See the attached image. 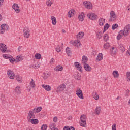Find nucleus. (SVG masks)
<instances>
[{
    "instance_id": "f257e3e1",
    "label": "nucleus",
    "mask_w": 130,
    "mask_h": 130,
    "mask_svg": "<svg viewBox=\"0 0 130 130\" xmlns=\"http://www.w3.org/2000/svg\"><path fill=\"white\" fill-rule=\"evenodd\" d=\"M80 120L81 122H80V124L81 126H82L83 127H86L87 126V116H86L85 115L83 114L80 116Z\"/></svg>"
},
{
    "instance_id": "f03ea898",
    "label": "nucleus",
    "mask_w": 130,
    "mask_h": 130,
    "mask_svg": "<svg viewBox=\"0 0 130 130\" xmlns=\"http://www.w3.org/2000/svg\"><path fill=\"white\" fill-rule=\"evenodd\" d=\"M8 49V47L4 43H0V51L2 53H6V52H9V50Z\"/></svg>"
},
{
    "instance_id": "7ed1b4c3",
    "label": "nucleus",
    "mask_w": 130,
    "mask_h": 130,
    "mask_svg": "<svg viewBox=\"0 0 130 130\" xmlns=\"http://www.w3.org/2000/svg\"><path fill=\"white\" fill-rule=\"evenodd\" d=\"M123 35L127 36L130 33V24L127 25L122 30Z\"/></svg>"
},
{
    "instance_id": "20e7f679",
    "label": "nucleus",
    "mask_w": 130,
    "mask_h": 130,
    "mask_svg": "<svg viewBox=\"0 0 130 130\" xmlns=\"http://www.w3.org/2000/svg\"><path fill=\"white\" fill-rule=\"evenodd\" d=\"M1 33L2 34H4V33H5V31H9V25L7 24H3L2 25H1Z\"/></svg>"
},
{
    "instance_id": "39448f33",
    "label": "nucleus",
    "mask_w": 130,
    "mask_h": 130,
    "mask_svg": "<svg viewBox=\"0 0 130 130\" xmlns=\"http://www.w3.org/2000/svg\"><path fill=\"white\" fill-rule=\"evenodd\" d=\"M116 20V14L115 12L113 11L110 12V18L109 19L110 22H112V21H115Z\"/></svg>"
},
{
    "instance_id": "423d86ee",
    "label": "nucleus",
    "mask_w": 130,
    "mask_h": 130,
    "mask_svg": "<svg viewBox=\"0 0 130 130\" xmlns=\"http://www.w3.org/2000/svg\"><path fill=\"white\" fill-rule=\"evenodd\" d=\"M7 75L9 78L11 79V80H14L15 79V73L13 72V71L11 70H8L7 71Z\"/></svg>"
},
{
    "instance_id": "0eeeda50",
    "label": "nucleus",
    "mask_w": 130,
    "mask_h": 130,
    "mask_svg": "<svg viewBox=\"0 0 130 130\" xmlns=\"http://www.w3.org/2000/svg\"><path fill=\"white\" fill-rule=\"evenodd\" d=\"M76 95H77L79 98L80 99H84V96H83V92L81 88H78L76 90Z\"/></svg>"
},
{
    "instance_id": "6e6552de",
    "label": "nucleus",
    "mask_w": 130,
    "mask_h": 130,
    "mask_svg": "<svg viewBox=\"0 0 130 130\" xmlns=\"http://www.w3.org/2000/svg\"><path fill=\"white\" fill-rule=\"evenodd\" d=\"M87 17L88 18H89V19H90V20H97V15H96L94 13H88L87 14Z\"/></svg>"
},
{
    "instance_id": "1a4fd4ad",
    "label": "nucleus",
    "mask_w": 130,
    "mask_h": 130,
    "mask_svg": "<svg viewBox=\"0 0 130 130\" xmlns=\"http://www.w3.org/2000/svg\"><path fill=\"white\" fill-rule=\"evenodd\" d=\"M66 88V85L64 84H61L59 85L56 89V92L57 93H58L59 92H62Z\"/></svg>"
},
{
    "instance_id": "9d476101",
    "label": "nucleus",
    "mask_w": 130,
    "mask_h": 130,
    "mask_svg": "<svg viewBox=\"0 0 130 130\" xmlns=\"http://www.w3.org/2000/svg\"><path fill=\"white\" fill-rule=\"evenodd\" d=\"M23 32L24 37L26 38H29V37H30V29L28 28H24Z\"/></svg>"
},
{
    "instance_id": "9b49d317",
    "label": "nucleus",
    "mask_w": 130,
    "mask_h": 130,
    "mask_svg": "<svg viewBox=\"0 0 130 130\" xmlns=\"http://www.w3.org/2000/svg\"><path fill=\"white\" fill-rule=\"evenodd\" d=\"M31 118H35V115L34 114L33 111H29L27 116V119L28 121L31 120Z\"/></svg>"
},
{
    "instance_id": "f8f14e48",
    "label": "nucleus",
    "mask_w": 130,
    "mask_h": 130,
    "mask_svg": "<svg viewBox=\"0 0 130 130\" xmlns=\"http://www.w3.org/2000/svg\"><path fill=\"white\" fill-rule=\"evenodd\" d=\"M83 5L85 7V8H86V9H88L89 10L93 8V5H92V4H91V2H88L87 1H85L83 2Z\"/></svg>"
},
{
    "instance_id": "ddd939ff",
    "label": "nucleus",
    "mask_w": 130,
    "mask_h": 130,
    "mask_svg": "<svg viewBox=\"0 0 130 130\" xmlns=\"http://www.w3.org/2000/svg\"><path fill=\"white\" fill-rule=\"evenodd\" d=\"M74 65L75 68L77 69L78 71H79V72H81V73L83 72V69H82V66L80 64V63H79L78 62H75L74 63Z\"/></svg>"
},
{
    "instance_id": "4468645a",
    "label": "nucleus",
    "mask_w": 130,
    "mask_h": 130,
    "mask_svg": "<svg viewBox=\"0 0 130 130\" xmlns=\"http://www.w3.org/2000/svg\"><path fill=\"white\" fill-rule=\"evenodd\" d=\"M12 8L16 13H20V8L17 3H14L12 6Z\"/></svg>"
},
{
    "instance_id": "2eb2a0df",
    "label": "nucleus",
    "mask_w": 130,
    "mask_h": 130,
    "mask_svg": "<svg viewBox=\"0 0 130 130\" xmlns=\"http://www.w3.org/2000/svg\"><path fill=\"white\" fill-rule=\"evenodd\" d=\"M110 53L111 55H115L117 53V49L114 47H112L110 50Z\"/></svg>"
},
{
    "instance_id": "dca6fc26",
    "label": "nucleus",
    "mask_w": 130,
    "mask_h": 130,
    "mask_svg": "<svg viewBox=\"0 0 130 130\" xmlns=\"http://www.w3.org/2000/svg\"><path fill=\"white\" fill-rule=\"evenodd\" d=\"M84 69L86 72H91L92 70V68L90 66V65L88 64L87 63L83 64Z\"/></svg>"
},
{
    "instance_id": "f3484780",
    "label": "nucleus",
    "mask_w": 130,
    "mask_h": 130,
    "mask_svg": "<svg viewBox=\"0 0 130 130\" xmlns=\"http://www.w3.org/2000/svg\"><path fill=\"white\" fill-rule=\"evenodd\" d=\"M75 13H76V11L74 10V9H71L70 11H69L68 13V16L69 18H72L73 16H74Z\"/></svg>"
},
{
    "instance_id": "a211bd4d",
    "label": "nucleus",
    "mask_w": 130,
    "mask_h": 130,
    "mask_svg": "<svg viewBox=\"0 0 130 130\" xmlns=\"http://www.w3.org/2000/svg\"><path fill=\"white\" fill-rule=\"evenodd\" d=\"M78 19L81 22H83L85 20V14L83 12H81V14L79 15Z\"/></svg>"
},
{
    "instance_id": "6ab92c4d",
    "label": "nucleus",
    "mask_w": 130,
    "mask_h": 130,
    "mask_svg": "<svg viewBox=\"0 0 130 130\" xmlns=\"http://www.w3.org/2000/svg\"><path fill=\"white\" fill-rule=\"evenodd\" d=\"M42 87L46 90V91H49L51 90V87L48 85L42 84Z\"/></svg>"
},
{
    "instance_id": "aec40b11",
    "label": "nucleus",
    "mask_w": 130,
    "mask_h": 130,
    "mask_svg": "<svg viewBox=\"0 0 130 130\" xmlns=\"http://www.w3.org/2000/svg\"><path fill=\"white\" fill-rule=\"evenodd\" d=\"M22 90L19 86H17L15 89V93L16 94H21Z\"/></svg>"
},
{
    "instance_id": "412c9836",
    "label": "nucleus",
    "mask_w": 130,
    "mask_h": 130,
    "mask_svg": "<svg viewBox=\"0 0 130 130\" xmlns=\"http://www.w3.org/2000/svg\"><path fill=\"white\" fill-rule=\"evenodd\" d=\"M42 110V107H39L37 108H34L32 110V112L34 113H38V112H40Z\"/></svg>"
},
{
    "instance_id": "4be33fe9",
    "label": "nucleus",
    "mask_w": 130,
    "mask_h": 130,
    "mask_svg": "<svg viewBox=\"0 0 130 130\" xmlns=\"http://www.w3.org/2000/svg\"><path fill=\"white\" fill-rule=\"evenodd\" d=\"M66 51L68 56H72V51L71 50V48H70V47H67L66 49Z\"/></svg>"
},
{
    "instance_id": "5701e85b",
    "label": "nucleus",
    "mask_w": 130,
    "mask_h": 130,
    "mask_svg": "<svg viewBox=\"0 0 130 130\" xmlns=\"http://www.w3.org/2000/svg\"><path fill=\"white\" fill-rule=\"evenodd\" d=\"M70 43L71 44H73V45H75V46H76V45H77V44H79V46L80 45H81V43H80V41L79 40H77V41H71L70 42Z\"/></svg>"
},
{
    "instance_id": "b1692460",
    "label": "nucleus",
    "mask_w": 130,
    "mask_h": 130,
    "mask_svg": "<svg viewBox=\"0 0 130 130\" xmlns=\"http://www.w3.org/2000/svg\"><path fill=\"white\" fill-rule=\"evenodd\" d=\"M56 124L55 123H52L50 124L49 128L51 130H58V128H55Z\"/></svg>"
},
{
    "instance_id": "393cba45",
    "label": "nucleus",
    "mask_w": 130,
    "mask_h": 130,
    "mask_svg": "<svg viewBox=\"0 0 130 130\" xmlns=\"http://www.w3.org/2000/svg\"><path fill=\"white\" fill-rule=\"evenodd\" d=\"M119 49L121 50L122 52H124V51H125V47H124L123 44L121 43H120L119 44Z\"/></svg>"
},
{
    "instance_id": "a878e982",
    "label": "nucleus",
    "mask_w": 130,
    "mask_h": 130,
    "mask_svg": "<svg viewBox=\"0 0 130 130\" xmlns=\"http://www.w3.org/2000/svg\"><path fill=\"white\" fill-rule=\"evenodd\" d=\"M74 77L76 80H77V81H80L81 80L82 76L80 75L79 73H76L74 75Z\"/></svg>"
},
{
    "instance_id": "bb28decb",
    "label": "nucleus",
    "mask_w": 130,
    "mask_h": 130,
    "mask_svg": "<svg viewBox=\"0 0 130 130\" xmlns=\"http://www.w3.org/2000/svg\"><path fill=\"white\" fill-rule=\"evenodd\" d=\"M84 32H80L78 34V35L76 36V37L78 39H82L83 37H84Z\"/></svg>"
},
{
    "instance_id": "cd10ccee",
    "label": "nucleus",
    "mask_w": 130,
    "mask_h": 130,
    "mask_svg": "<svg viewBox=\"0 0 130 130\" xmlns=\"http://www.w3.org/2000/svg\"><path fill=\"white\" fill-rule=\"evenodd\" d=\"M96 59L98 61H100V60H102V59H103V54H102V53H99Z\"/></svg>"
},
{
    "instance_id": "c85d7f7f",
    "label": "nucleus",
    "mask_w": 130,
    "mask_h": 130,
    "mask_svg": "<svg viewBox=\"0 0 130 130\" xmlns=\"http://www.w3.org/2000/svg\"><path fill=\"white\" fill-rule=\"evenodd\" d=\"M99 25L100 26H101V27H102V26H104V23H105V19H103V18H100L99 20Z\"/></svg>"
},
{
    "instance_id": "c756f323",
    "label": "nucleus",
    "mask_w": 130,
    "mask_h": 130,
    "mask_svg": "<svg viewBox=\"0 0 130 130\" xmlns=\"http://www.w3.org/2000/svg\"><path fill=\"white\" fill-rule=\"evenodd\" d=\"M87 62H88V58L87 57V56H83L82 60V62L83 64H85L87 63Z\"/></svg>"
},
{
    "instance_id": "7c9ffc66",
    "label": "nucleus",
    "mask_w": 130,
    "mask_h": 130,
    "mask_svg": "<svg viewBox=\"0 0 130 130\" xmlns=\"http://www.w3.org/2000/svg\"><path fill=\"white\" fill-rule=\"evenodd\" d=\"M51 20L52 21V24L53 25H56L57 21H56V18H55V17L51 16Z\"/></svg>"
},
{
    "instance_id": "2f4dec72",
    "label": "nucleus",
    "mask_w": 130,
    "mask_h": 130,
    "mask_svg": "<svg viewBox=\"0 0 130 130\" xmlns=\"http://www.w3.org/2000/svg\"><path fill=\"white\" fill-rule=\"evenodd\" d=\"M24 59V58L22 56H17L16 58V62H19V61H22Z\"/></svg>"
},
{
    "instance_id": "473e14b6",
    "label": "nucleus",
    "mask_w": 130,
    "mask_h": 130,
    "mask_svg": "<svg viewBox=\"0 0 130 130\" xmlns=\"http://www.w3.org/2000/svg\"><path fill=\"white\" fill-rule=\"evenodd\" d=\"M62 70H63V68L60 65L57 66L55 68H54V70L56 71V72H58L59 71H61Z\"/></svg>"
},
{
    "instance_id": "72a5a7b5",
    "label": "nucleus",
    "mask_w": 130,
    "mask_h": 130,
    "mask_svg": "<svg viewBox=\"0 0 130 130\" xmlns=\"http://www.w3.org/2000/svg\"><path fill=\"white\" fill-rule=\"evenodd\" d=\"M95 113L96 114H100V112L101 111V107H96L95 109Z\"/></svg>"
},
{
    "instance_id": "f704fd0d",
    "label": "nucleus",
    "mask_w": 130,
    "mask_h": 130,
    "mask_svg": "<svg viewBox=\"0 0 130 130\" xmlns=\"http://www.w3.org/2000/svg\"><path fill=\"white\" fill-rule=\"evenodd\" d=\"M30 120L31 123H32V124H37L38 122H39V121H38V119H30Z\"/></svg>"
},
{
    "instance_id": "c9c22d12",
    "label": "nucleus",
    "mask_w": 130,
    "mask_h": 130,
    "mask_svg": "<svg viewBox=\"0 0 130 130\" xmlns=\"http://www.w3.org/2000/svg\"><path fill=\"white\" fill-rule=\"evenodd\" d=\"M63 130H75V127L65 126L63 128Z\"/></svg>"
},
{
    "instance_id": "e433bc0d",
    "label": "nucleus",
    "mask_w": 130,
    "mask_h": 130,
    "mask_svg": "<svg viewBox=\"0 0 130 130\" xmlns=\"http://www.w3.org/2000/svg\"><path fill=\"white\" fill-rule=\"evenodd\" d=\"M113 75L114 78H118V77H119V74L118 73V71H113Z\"/></svg>"
},
{
    "instance_id": "4c0bfd02",
    "label": "nucleus",
    "mask_w": 130,
    "mask_h": 130,
    "mask_svg": "<svg viewBox=\"0 0 130 130\" xmlns=\"http://www.w3.org/2000/svg\"><path fill=\"white\" fill-rule=\"evenodd\" d=\"M92 96L95 100H98L99 99V95H98V93H97V92H93Z\"/></svg>"
},
{
    "instance_id": "58836bf2",
    "label": "nucleus",
    "mask_w": 130,
    "mask_h": 130,
    "mask_svg": "<svg viewBox=\"0 0 130 130\" xmlns=\"http://www.w3.org/2000/svg\"><path fill=\"white\" fill-rule=\"evenodd\" d=\"M9 60L10 61V62H11V63H14V62L16 61V59H14L12 56H10L9 57Z\"/></svg>"
},
{
    "instance_id": "ea45409f",
    "label": "nucleus",
    "mask_w": 130,
    "mask_h": 130,
    "mask_svg": "<svg viewBox=\"0 0 130 130\" xmlns=\"http://www.w3.org/2000/svg\"><path fill=\"white\" fill-rule=\"evenodd\" d=\"M30 68H32V69H38V68H40V64L38 63L36 64L35 65L30 66Z\"/></svg>"
},
{
    "instance_id": "a19ab883",
    "label": "nucleus",
    "mask_w": 130,
    "mask_h": 130,
    "mask_svg": "<svg viewBox=\"0 0 130 130\" xmlns=\"http://www.w3.org/2000/svg\"><path fill=\"white\" fill-rule=\"evenodd\" d=\"M110 47V43L107 42L104 44V48H105L106 49H108Z\"/></svg>"
},
{
    "instance_id": "79ce46f5",
    "label": "nucleus",
    "mask_w": 130,
    "mask_h": 130,
    "mask_svg": "<svg viewBox=\"0 0 130 130\" xmlns=\"http://www.w3.org/2000/svg\"><path fill=\"white\" fill-rule=\"evenodd\" d=\"M30 86L31 87V88H35V82H34L33 79H31V81L30 82Z\"/></svg>"
},
{
    "instance_id": "37998d69",
    "label": "nucleus",
    "mask_w": 130,
    "mask_h": 130,
    "mask_svg": "<svg viewBox=\"0 0 130 130\" xmlns=\"http://www.w3.org/2000/svg\"><path fill=\"white\" fill-rule=\"evenodd\" d=\"M16 79L18 83H21V82L22 81V78H21L19 75H16Z\"/></svg>"
},
{
    "instance_id": "c03bdc74",
    "label": "nucleus",
    "mask_w": 130,
    "mask_h": 130,
    "mask_svg": "<svg viewBox=\"0 0 130 130\" xmlns=\"http://www.w3.org/2000/svg\"><path fill=\"white\" fill-rule=\"evenodd\" d=\"M109 39V37L107 34H106L104 36V41H108Z\"/></svg>"
},
{
    "instance_id": "a18cd8bd",
    "label": "nucleus",
    "mask_w": 130,
    "mask_h": 130,
    "mask_svg": "<svg viewBox=\"0 0 130 130\" xmlns=\"http://www.w3.org/2000/svg\"><path fill=\"white\" fill-rule=\"evenodd\" d=\"M103 33H102V32L99 31V32L96 34L97 38H99V39H100L101 38H102V35H103Z\"/></svg>"
},
{
    "instance_id": "49530a36",
    "label": "nucleus",
    "mask_w": 130,
    "mask_h": 130,
    "mask_svg": "<svg viewBox=\"0 0 130 130\" xmlns=\"http://www.w3.org/2000/svg\"><path fill=\"white\" fill-rule=\"evenodd\" d=\"M41 130H46L47 129V125L46 124H44L42 125L41 127Z\"/></svg>"
},
{
    "instance_id": "de8ad7c7",
    "label": "nucleus",
    "mask_w": 130,
    "mask_h": 130,
    "mask_svg": "<svg viewBox=\"0 0 130 130\" xmlns=\"http://www.w3.org/2000/svg\"><path fill=\"white\" fill-rule=\"evenodd\" d=\"M35 58L36 59H40L41 58V54L37 53L35 54Z\"/></svg>"
},
{
    "instance_id": "09e8293b",
    "label": "nucleus",
    "mask_w": 130,
    "mask_h": 130,
    "mask_svg": "<svg viewBox=\"0 0 130 130\" xmlns=\"http://www.w3.org/2000/svg\"><path fill=\"white\" fill-rule=\"evenodd\" d=\"M48 77H49V74L48 73H45L43 75V78L44 80H46Z\"/></svg>"
},
{
    "instance_id": "8fccbe9b",
    "label": "nucleus",
    "mask_w": 130,
    "mask_h": 130,
    "mask_svg": "<svg viewBox=\"0 0 130 130\" xmlns=\"http://www.w3.org/2000/svg\"><path fill=\"white\" fill-rule=\"evenodd\" d=\"M118 27V24H114L112 26V30H115Z\"/></svg>"
},
{
    "instance_id": "3c124183",
    "label": "nucleus",
    "mask_w": 130,
    "mask_h": 130,
    "mask_svg": "<svg viewBox=\"0 0 130 130\" xmlns=\"http://www.w3.org/2000/svg\"><path fill=\"white\" fill-rule=\"evenodd\" d=\"M10 56H11V55H8L6 54H4L3 55V57L4 58H5L6 59H8V58H9Z\"/></svg>"
},
{
    "instance_id": "603ef678",
    "label": "nucleus",
    "mask_w": 130,
    "mask_h": 130,
    "mask_svg": "<svg viewBox=\"0 0 130 130\" xmlns=\"http://www.w3.org/2000/svg\"><path fill=\"white\" fill-rule=\"evenodd\" d=\"M127 76V81L130 82V72H128L126 73Z\"/></svg>"
},
{
    "instance_id": "864d4df0",
    "label": "nucleus",
    "mask_w": 130,
    "mask_h": 130,
    "mask_svg": "<svg viewBox=\"0 0 130 130\" xmlns=\"http://www.w3.org/2000/svg\"><path fill=\"white\" fill-rule=\"evenodd\" d=\"M46 4H47V6H48V7H50V6L52 5V2H51V0H48L46 2Z\"/></svg>"
},
{
    "instance_id": "5fc2aeb1",
    "label": "nucleus",
    "mask_w": 130,
    "mask_h": 130,
    "mask_svg": "<svg viewBox=\"0 0 130 130\" xmlns=\"http://www.w3.org/2000/svg\"><path fill=\"white\" fill-rule=\"evenodd\" d=\"M56 51L57 52H60V51H61V48L59 45H58L56 48Z\"/></svg>"
},
{
    "instance_id": "6e6d98bb",
    "label": "nucleus",
    "mask_w": 130,
    "mask_h": 130,
    "mask_svg": "<svg viewBox=\"0 0 130 130\" xmlns=\"http://www.w3.org/2000/svg\"><path fill=\"white\" fill-rule=\"evenodd\" d=\"M109 24H108V23H106L104 26V29H106V30H108V28H109Z\"/></svg>"
},
{
    "instance_id": "4d7b16f0",
    "label": "nucleus",
    "mask_w": 130,
    "mask_h": 130,
    "mask_svg": "<svg viewBox=\"0 0 130 130\" xmlns=\"http://www.w3.org/2000/svg\"><path fill=\"white\" fill-rule=\"evenodd\" d=\"M112 130H116V124H113L112 126Z\"/></svg>"
},
{
    "instance_id": "13d9d810",
    "label": "nucleus",
    "mask_w": 130,
    "mask_h": 130,
    "mask_svg": "<svg viewBox=\"0 0 130 130\" xmlns=\"http://www.w3.org/2000/svg\"><path fill=\"white\" fill-rule=\"evenodd\" d=\"M121 37H122V35L119 34L117 36V40H120V39H121Z\"/></svg>"
},
{
    "instance_id": "bf43d9fd",
    "label": "nucleus",
    "mask_w": 130,
    "mask_h": 130,
    "mask_svg": "<svg viewBox=\"0 0 130 130\" xmlns=\"http://www.w3.org/2000/svg\"><path fill=\"white\" fill-rule=\"evenodd\" d=\"M57 119H58L57 117L55 116L53 118V120L54 122H57Z\"/></svg>"
},
{
    "instance_id": "052dcab7",
    "label": "nucleus",
    "mask_w": 130,
    "mask_h": 130,
    "mask_svg": "<svg viewBox=\"0 0 130 130\" xmlns=\"http://www.w3.org/2000/svg\"><path fill=\"white\" fill-rule=\"evenodd\" d=\"M53 62H54V59L53 58H52L50 61V63H51V64H53Z\"/></svg>"
},
{
    "instance_id": "680f3d73",
    "label": "nucleus",
    "mask_w": 130,
    "mask_h": 130,
    "mask_svg": "<svg viewBox=\"0 0 130 130\" xmlns=\"http://www.w3.org/2000/svg\"><path fill=\"white\" fill-rule=\"evenodd\" d=\"M3 4H4V0H0V7L3 6Z\"/></svg>"
},
{
    "instance_id": "e2e57ef3",
    "label": "nucleus",
    "mask_w": 130,
    "mask_h": 130,
    "mask_svg": "<svg viewBox=\"0 0 130 130\" xmlns=\"http://www.w3.org/2000/svg\"><path fill=\"white\" fill-rule=\"evenodd\" d=\"M18 50L19 52L21 51V46L18 47Z\"/></svg>"
},
{
    "instance_id": "0e129e2a",
    "label": "nucleus",
    "mask_w": 130,
    "mask_h": 130,
    "mask_svg": "<svg viewBox=\"0 0 130 130\" xmlns=\"http://www.w3.org/2000/svg\"><path fill=\"white\" fill-rule=\"evenodd\" d=\"M127 9L128 11H130V5H129L127 7Z\"/></svg>"
},
{
    "instance_id": "69168bd1",
    "label": "nucleus",
    "mask_w": 130,
    "mask_h": 130,
    "mask_svg": "<svg viewBox=\"0 0 130 130\" xmlns=\"http://www.w3.org/2000/svg\"><path fill=\"white\" fill-rule=\"evenodd\" d=\"M126 54H129V55H130V51H127Z\"/></svg>"
},
{
    "instance_id": "338daca9",
    "label": "nucleus",
    "mask_w": 130,
    "mask_h": 130,
    "mask_svg": "<svg viewBox=\"0 0 130 130\" xmlns=\"http://www.w3.org/2000/svg\"><path fill=\"white\" fill-rule=\"evenodd\" d=\"M2 20H3V16L0 14V21H2Z\"/></svg>"
},
{
    "instance_id": "774afa93",
    "label": "nucleus",
    "mask_w": 130,
    "mask_h": 130,
    "mask_svg": "<svg viewBox=\"0 0 130 130\" xmlns=\"http://www.w3.org/2000/svg\"><path fill=\"white\" fill-rule=\"evenodd\" d=\"M62 33H67V31L64 29H62Z\"/></svg>"
}]
</instances>
